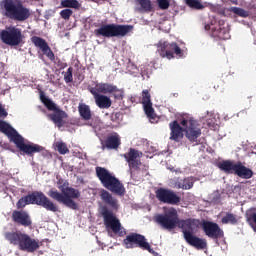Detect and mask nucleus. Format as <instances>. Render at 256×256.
<instances>
[{
    "label": "nucleus",
    "mask_w": 256,
    "mask_h": 256,
    "mask_svg": "<svg viewBox=\"0 0 256 256\" xmlns=\"http://www.w3.org/2000/svg\"><path fill=\"white\" fill-rule=\"evenodd\" d=\"M100 199L104 204V206L101 207V215L104 219L105 227L111 229L115 234L119 233V231H121V221H119L115 215L121 207L119 199L105 189L100 191Z\"/></svg>",
    "instance_id": "1"
},
{
    "label": "nucleus",
    "mask_w": 256,
    "mask_h": 256,
    "mask_svg": "<svg viewBox=\"0 0 256 256\" xmlns=\"http://www.w3.org/2000/svg\"><path fill=\"white\" fill-rule=\"evenodd\" d=\"M179 229L182 230L183 238L186 243L195 249H207V241L205 239L195 236V231L201 227V220L195 218L179 219Z\"/></svg>",
    "instance_id": "2"
},
{
    "label": "nucleus",
    "mask_w": 256,
    "mask_h": 256,
    "mask_svg": "<svg viewBox=\"0 0 256 256\" xmlns=\"http://www.w3.org/2000/svg\"><path fill=\"white\" fill-rule=\"evenodd\" d=\"M67 185H69V183L64 182L63 186L59 187L62 193L55 189H51L49 190L48 195L54 201H57L58 203H62V205L69 207V209H73V211H77V209H79V205L76 204L75 200L73 199H79V197H81V192Z\"/></svg>",
    "instance_id": "3"
},
{
    "label": "nucleus",
    "mask_w": 256,
    "mask_h": 256,
    "mask_svg": "<svg viewBox=\"0 0 256 256\" xmlns=\"http://www.w3.org/2000/svg\"><path fill=\"white\" fill-rule=\"evenodd\" d=\"M3 15L12 21L23 22L31 17V10L21 0H2L0 3Z\"/></svg>",
    "instance_id": "4"
},
{
    "label": "nucleus",
    "mask_w": 256,
    "mask_h": 256,
    "mask_svg": "<svg viewBox=\"0 0 256 256\" xmlns=\"http://www.w3.org/2000/svg\"><path fill=\"white\" fill-rule=\"evenodd\" d=\"M96 177H98L103 187L110 193H114V195H117L118 197H125V186L122 184L121 180L115 177V175L111 174L109 170L97 166Z\"/></svg>",
    "instance_id": "5"
},
{
    "label": "nucleus",
    "mask_w": 256,
    "mask_h": 256,
    "mask_svg": "<svg viewBox=\"0 0 256 256\" xmlns=\"http://www.w3.org/2000/svg\"><path fill=\"white\" fill-rule=\"evenodd\" d=\"M26 205H39L46 209V211H51L52 213H57L59 211L57 205L40 191H34L31 194L20 198L16 207L17 209H23Z\"/></svg>",
    "instance_id": "6"
},
{
    "label": "nucleus",
    "mask_w": 256,
    "mask_h": 256,
    "mask_svg": "<svg viewBox=\"0 0 256 256\" xmlns=\"http://www.w3.org/2000/svg\"><path fill=\"white\" fill-rule=\"evenodd\" d=\"M5 239L12 245H19L20 251L35 253L39 249V242L22 232H6Z\"/></svg>",
    "instance_id": "7"
},
{
    "label": "nucleus",
    "mask_w": 256,
    "mask_h": 256,
    "mask_svg": "<svg viewBox=\"0 0 256 256\" xmlns=\"http://www.w3.org/2000/svg\"><path fill=\"white\" fill-rule=\"evenodd\" d=\"M133 31L132 25L123 24H104L100 28L94 30L95 37H106V39H111V37H125V35Z\"/></svg>",
    "instance_id": "8"
},
{
    "label": "nucleus",
    "mask_w": 256,
    "mask_h": 256,
    "mask_svg": "<svg viewBox=\"0 0 256 256\" xmlns=\"http://www.w3.org/2000/svg\"><path fill=\"white\" fill-rule=\"evenodd\" d=\"M218 167L224 173H234V175L241 179H251L253 177V170L247 168L241 162L233 163V161L224 160L218 164Z\"/></svg>",
    "instance_id": "9"
},
{
    "label": "nucleus",
    "mask_w": 256,
    "mask_h": 256,
    "mask_svg": "<svg viewBox=\"0 0 256 256\" xmlns=\"http://www.w3.org/2000/svg\"><path fill=\"white\" fill-rule=\"evenodd\" d=\"M0 38L2 43H5V45H10V47H17L23 43L25 36H23V32L20 28L10 26L0 32Z\"/></svg>",
    "instance_id": "10"
},
{
    "label": "nucleus",
    "mask_w": 256,
    "mask_h": 256,
    "mask_svg": "<svg viewBox=\"0 0 256 256\" xmlns=\"http://www.w3.org/2000/svg\"><path fill=\"white\" fill-rule=\"evenodd\" d=\"M123 245L126 247V249H135L138 247L143 251L153 253V249L151 248V244L147 242V238L139 233H130L129 235H127L126 238L123 240Z\"/></svg>",
    "instance_id": "11"
},
{
    "label": "nucleus",
    "mask_w": 256,
    "mask_h": 256,
    "mask_svg": "<svg viewBox=\"0 0 256 256\" xmlns=\"http://www.w3.org/2000/svg\"><path fill=\"white\" fill-rule=\"evenodd\" d=\"M40 101L45 105L48 111H54L53 114L50 115V119L57 125V127H63V119L67 117V113L58 109V107L53 103V101L47 96H45V92L40 91Z\"/></svg>",
    "instance_id": "12"
},
{
    "label": "nucleus",
    "mask_w": 256,
    "mask_h": 256,
    "mask_svg": "<svg viewBox=\"0 0 256 256\" xmlns=\"http://www.w3.org/2000/svg\"><path fill=\"white\" fill-rule=\"evenodd\" d=\"M155 222L160 225L162 229L171 231L175 229L179 223V214L175 208H172L164 214H158L155 217Z\"/></svg>",
    "instance_id": "13"
},
{
    "label": "nucleus",
    "mask_w": 256,
    "mask_h": 256,
    "mask_svg": "<svg viewBox=\"0 0 256 256\" xmlns=\"http://www.w3.org/2000/svg\"><path fill=\"white\" fill-rule=\"evenodd\" d=\"M180 124L184 127L186 139H188L190 143H196V145H199L197 139L201 137V128H199L197 121L193 118H184L181 120Z\"/></svg>",
    "instance_id": "14"
},
{
    "label": "nucleus",
    "mask_w": 256,
    "mask_h": 256,
    "mask_svg": "<svg viewBox=\"0 0 256 256\" xmlns=\"http://www.w3.org/2000/svg\"><path fill=\"white\" fill-rule=\"evenodd\" d=\"M157 52L163 59H165V57L166 59H175V55L176 57L183 56V50H181V47L175 42H159Z\"/></svg>",
    "instance_id": "15"
},
{
    "label": "nucleus",
    "mask_w": 256,
    "mask_h": 256,
    "mask_svg": "<svg viewBox=\"0 0 256 256\" xmlns=\"http://www.w3.org/2000/svg\"><path fill=\"white\" fill-rule=\"evenodd\" d=\"M155 195L160 203L166 205H179L181 203V197L169 188L160 187L155 191Z\"/></svg>",
    "instance_id": "16"
},
{
    "label": "nucleus",
    "mask_w": 256,
    "mask_h": 256,
    "mask_svg": "<svg viewBox=\"0 0 256 256\" xmlns=\"http://www.w3.org/2000/svg\"><path fill=\"white\" fill-rule=\"evenodd\" d=\"M13 143L16 145L19 151H21L25 155H30V156H33L34 153H41V151H43L44 149L43 146L38 144L25 143V138H23L21 134L17 136V138H15V141Z\"/></svg>",
    "instance_id": "17"
},
{
    "label": "nucleus",
    "mask_w": 256,
    "mask_h": 256,
    "mask_svg": "<svg viewBox=\"0 0 256 256\" xmlns=\"http://www.w3.org/2000/svg\"><path fill=\"white\" fill-rule=\"evenodd\" d=\"M200 227L210 239H221L224 236L223 230L219 227V224L215 222L202 220L200 222Z\"/></svg>",
    "instance_id": "18"
},
{
    "label": "nucleus",
    "mask_w": 256,
    "mask_h": 256,
    "mask_svg": "<svg viewBox=\"0 0 256 256\" xmlns=\"http://www.w3.org/2000/svg\"><path fill=\"white\" fill-rule=\"evenodd\" d=\"M122 157H124V159L127 161L129 169H130L131 177H133V170L139 171V169L141 167V160H138L139 159V151H137L134 148H130L129 152L123 154Z\"/></svg>",
    "instance_id": "19"
},
{
    "label": "nucleus",
    "mask_w": 256,
    "mask_h": 256,
    "mask_svg": "<svg viewBox=\"0 0 256 256\" xmlns=\"http://www.w3.org/2000/svg\"><path fill=\"white\" fill-rule=\"evenodd\" d=\"M31 42L33 43V45H35V47L41 50L43 55H46V57L50 61H55V53L53 52V50H51V47L49 46L47 41H45V39L39 36H33L31 38Z\"/></svg>",
    "instance_id": "20"
},
{
    "label": "nucleus",
    "mask_w": 256,
    "mask_h": 256,
    "mask_svg": "<svg viewBox=\"0 0 256 256\" xmlns=\"http://www.w3.org/2000/svg\"><path fill=\"white\" fill-rule=\"evenodd\" d=\"M170 129V141H175V143H179L183 140V133H185V128L181 127L177 120H174L169 123Z\"/></svg>",
    "instance_id": "21"
},
{
    "label": "nucleus",
    "mask_w": 256,
    "mask_h": 256,
    "mask_svg": "<svg viewBox=\"0 0 256 256\" xmlns=\"http://www.w3.org/2000/svg\"><path fill=\"white\" fill-rule=\"evenodd\" d=\"M12 220L14 223L18 225H22V227H31L33 222L31 221V217L26 211H13Z\"/></svg>",
    "instance_id": "22"
},
{
    "label": "nucleus",
    "mask_w": 256,
    "mask_h": 256,
    "mask_svg": "<svg viewBox=\"0 0 256 256\" xmlns=\"http://www.w3.org/2000/svg\"><path fill=\"white\" fill-rule=\"evenodd\" d=\"M90 93H91V95H93L94 101H95L97 107H99V109H109V107H111V105H113L111 98H109L108 96L99 94L95 90H92V92H90Z\"/></svg>",
    "instance_id": "23"
},
{
    "label": "nucleus",
    "mask_w": 256,
    "mask_h": 256,
    "mask_svg": "<svg viewBox=\"0 0 256 256\" xmlns=\"http://www.w3.org/2000/svg\"><path fill=\"white\" fill-rule=\"evenodd\" d=\"M212 37L215 39L227 40L230 39L229 29L223 26V23L219 22V25L212 27Z\"/></svg>",
    "instance_id": "24"
},
{
    "label": "nucleus",
    "mask_w": 256,
    "mask_h": 256,
    "mask_svg": "<svg viewBox=\"0 0 256 256\" xmlns=\"http://www.w3.org/2000/svg\"><path fill=\"white\" fill-rule=\"evenodd\" d=\"M0 132L4 133V135H7V137H9V139H10V141H12V143L20 135L19 132H17V130H15L13 127H11V125H9V123H7L3 120H0Z\"/></svg>",
    "instance_id": "25"
},
{
    "label": "nucleus",
    "mask_w": 256,
    "mask_h": 256,
    "mask_svg": "<svg viewBox=\"0 0 256 256\" xmlns=\"http://www.w3.org/2000/svg\"><path fill=\"white\" fill-rule=\"evenodd\" d=\"M121 146V138L119 135H109L103 144V149L117 150Z\"/></svg>",
    "instance_id": "26"
},
{
    "label": "nucleus",
    "mask_w": 256,
    "mask_h": 256,
    "mask_svg": "<svg viewBox=\"0 0 256 256\" xmlns=\"http://www.w3.org/2000/svg\"><path fill=\"white\" fill-rule=\"evenodd\" d=\"M95 90L96 93L102 95H107L108 93L111 94L115 90V85L110 83H98L95 87L89 88L90 92H93Z\"/></svg>",
    "instance_id": "27"
},
{
    "label": "nucleus",
    "mask_w": 256,
    "mask_h": 256,
    "mask_svg": "<svg viewBox=\"0 0 256 256\" xmlns=\"http://www.w3.org/2000/svg\"><path fill=\"white\" fill-rule=\"evenodd\" d=\"M195 184V179L193 177H187L184 179H177L175 181L176 189H184L185 191L189 189H193V185Z\"/></svg>",
    "instance_id": "28"
},
{
    "label": "nucleus",
    "mask_w": 256,
    "mask_h": 256,
    "mask_svg": "<svg viewBox=\"0 0 256 256\" xmlns=\"http://www.w3.org/2000/svg\"><path fill=\"white\" fill-rule=\"evenodd\" d=\"M78 113L83 121H91V118L93 117L91 108L87 104H79Z\"/></svg>",
    "instance_id": "29"
},
{
    "label": "nucleus",
    "mask_w": 256,
    "mask_h": 256,
    "mask_svg": "<svg viewBox=\"0 0 256 256\" xmlns=\"http://www.w3.org/2000/svg\"><path fill=\"white\" fill-rule=\"evenodd\" d=\"M136 3L140 6L138 8L140 13H151L154 9L151 0H136Z\"/></svg>",
    "instance_id": "30"
},
{
    "label": "nucleus",
    "mask_w": 256,
    "mask_h": 256,
    "mask_svg": "<svg viewBox=\"0 0 256 256\" xmlns=\"http://www.w3.org/2000/svg\"><path fill=\"white\" fill-rule=\"evenodd\" d=\"M184 3L187 7L194 9L195 11H202V9H205L203 0H184Z\"/></svg>",
    "instance_id": "31"
},
{
    "label": "nucleus",
    "mask_w": 256,
    "mask_h": 256,
    "mask_svg": "<svg viewBox=\"0 0 256 256\" xmlns=\"http://www.w3.org/2000/svg\"><path fill=\"white\" fill-rule=\"evenodd\" d=\"M238 222L239 220L237 219V215L231 212H227L221 219V223H223V225H237Z\"/></svg>",
    "instance_id": "32"
},
{
    "label": "nucleus",
    "mask_w": 256,
    "mask_h": 256,
    "mask_svg": "<svg viewBox=\"0 0 256 256\" xmlns=\"http://www.w3.org/2000/svg\"><path fill=\"white\" fill-rule=\"evenodd\" d=\"M143 108H144V113L146 114V117H148V119H150V121L155 120V109L153 108V103L152 102H148L146 104H143Z\"/></svg>",
    "instance_id": "33"
},
{
    "label": "nucleus",
    "mask_w": 256,
    "mask_h": 256,
    "mask_svg": "<svg viewBox=\"0 0 256 256\" xmlns=\"http://www.w3.org/2000/svg\"><path fill=\"white\" fill-rule=\"evenodd\" d=\"M55 149L60 155H67V153H69V148L67 147V144L65 142H56Z\"/></svg>",
    "instance_id": "34"
},
{
    "label": "nucleus",
    "mask_w": 256,
    "mask_h": 256,
    "mask_svg": "<svg viewBox=\"0 0 256 256\" xmlns=\"http://www.w3.org/2000/svg\"><path fill=\"white\" fill-rule=\"evenodd\" d=\"M61 5L67 9H79L80 7L79 1L77 0H63Z\"/></svg>",
    "instance_id": "35"
},
{
    "label": "nucleus",
    "mask_w": 256,
    "mask_h": 256,
    "mask_svg": "<svg viewBox=\"0 0 256 256\" xmlns=\"http://www.w3.org/2000/svg\"><path fill=\"white\" fill-rule=\"evenodd\" d=\"M114 99L117 101L123 100V97H125V92L122 89H118L117 86H114V90L112 92Z\"/></svg>",
    "instance_id": "36"
},
{
    "label": "nucleus",
    "mask_w": 256,
    "mask_h": 256,
    "mask_svg": "<svg viewBox=\"0 0 256 256\" xmlns=\"http://www.w3.org/2000/svg\"><path fill=\"white\" fill-rule=\"evenodd\" d=\"M171 0H157L156 3L162 11H167L171 7Z\"/></svg>",
    "instance_id": "37"
},
{
    "label": "nucleus",
    "mask_w": 256,
    "mask_h": 256,
    "mask_svg": "<svg viewBox=\"0 0 256 256\" xmlns=\"http://www.w3.org/2000/svg\"><path fill=\"white\" fill-rule=\"evenodd\" d=\"M231 11L239 17H247L249 15V13L245 9L239 7H232Z\"/></svg>",
    "instance_id": "38"
},
{
    "label": "nucleus",
    "mask_w": 256,
    "mask_h": 256,
    "mask_svg": "<svg viewBox=\"0 0 256 256\" xmlns=\"http://www.w3.org/2000/svg\"><path fill=\"white\" fill-rule=\"evenodd\" d=\"M71 15H73V10L64 9L60 11V17L64 19V21H69L71 19Z\"/></svg>",
    "instance_id": "39"
},
{
    "label": "nucleus",
    "mask_w": 256,
    "mask_h": 256,
    "mask_svg": "<svg viewBox=\"0 0 256 256\" xmlns=\"http://www.w3.org/2000/svg\"><path fill=\"white\" fill-rule=\"evenodd\" d=\"M65 83H73V67H69L64 74Z\"/></svg>",
    "instance_id": "40"
},
{
    "label": "nucleus",
    "mask_w": 256,
    "mask_h": 256,
    "mask_svg": "<svg viewBox=\"0 0 256 256\" xmlns=\"http://www.w3.org/2000/svg\"><path fill=\"white\" fill-rule=\"evenodd\" d=\"M147 103H151V93H149V90H143L142 91V105H145Z\"/></svg>",
    "instance_id": "41"
},
{
    "label": "nucleus",
    "mask_w": 256,
    "mask_h": 256,
    "mask_svg": "<svg viewBox=\"0 0 256 256\" xmlns=\"http://www.w3.org/2000/svg\"><path fill=\"white\" fill-rule=\"evenodd\" d=\"M123 114L121 112H114L111 114L110 119L113 123L119 122Z\"/></svg>",
    "instance_id": "42"
},
{
    "label": "nucleus",
    "mask_w": 256,
    "mask_h": 256,
    "mask_svg": "<svg viewBox=\"0 0 256 256\" xmlns=\"http://www.w3.org/2000/svg\"><path fill=\"white\" fill-rule=\"evenodd\" d=\"M57 67H59V69H65L67 68V63L61 61L60 59H58V61L56 62Z\"/></svg>",
    "instance_id": "43"
},
{
    "label": "nucleus",
    "mask_w": 256,
    "mask_h": 256,
    "mask_svg": "<svg viewBox=\"0 0 256 256\" xmlns=\"http://www.w3.org/2000/svg\"><path fill=\"white\" fill-rule=\"evenodd\" d=\"M204 28H205V31H210V29H211V31H213V28H211V25H209V24H206L204 26Z\"/></svg>",
    "instance_id": "44"
},
{
    "label": "nucleus",
    "mask_w": 256,
    "mask_h": 256,
    "mask_svg": "<svg viewBox=\"0 0 256 256\" xmlns=\"http://www.w3.org/2000/svg\"><path fill=\"white\" fill-rule=\"evenodd\" d=\"M229 1H231V3H232L233 5H237V4L239 3L238 0H229Z\"/></svg>",
    "instance_id": "45"
}]
</instances>
